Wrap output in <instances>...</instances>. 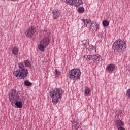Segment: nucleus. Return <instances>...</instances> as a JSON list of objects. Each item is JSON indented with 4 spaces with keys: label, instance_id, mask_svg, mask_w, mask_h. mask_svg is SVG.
Segmentation results:
<instances>
[{
    "label": "nucleus",
    "instance_id": "obj_1",
    "mask_svg": "<svg viewBox=\"0 0 130 130\" xmlns=\"http://www.w3.org/2000/svg\"><path fill=\"white\" fill-rule=\"evenodd\" d=\"M9 100L13 106L16 105L17 108H22L23 107V99L19 98V94L16 89H12L9 92Z\"/></svg>",
    "mask_w": 130,
    "mask_h": 130
},
{
    "label": "nucleus",
    "instance_id": "obj_2",
    "mask_svg": "<svg viewBox=\"0 0 130 130\" xmlns=\"http://www.w3.org/2000/svg\"><path fill=\"white\" fill-rule=\"evenodd\" d=\"M19 69L14 71L13 74L17 79H25L29 75V72L25 69V66L22 62L18 63Z\"/></svg>",
    "mask_w": 130,
    "mask_h": 130
},
{
    "label": "nucleus",
    "instance_id": "obj_3",
    "mask_svg": "<svg viewBox=\"0 0 130 130\" xmlns=\"http://www.w3.org/2000/svg\"><path fill=\"white\" fill-rule=\"evenodd\" d=\"M112 49L117 53H121L122 51H124L126 49L125 41L121 39L116 40L113 44Z\"/></svg>",
    "mask_w": 130,
    "mask_h": 130
},
{
    "label": "nucleus",
    "instance_id": "obj_4",
    "mask_svg": "<svg viewBox=\"0 0 130 130\" xmlns=\"http://www.w3.org/2000/svg\"><path fill=\"white\" fill-rule=\"evenodd\" d=\"M50 96L52 99L53 104H57L59 99L62 97V92L59 88H54L50 91Z\"/></svg>",
    "mask_w": 130,
    "mask_h": 130
},
{
    "label": "nucleus",
    "instance_id": "obj_5",
    "mask_svg": "<svg viewBox=\"0 0 130 130\" xmlns=\"http://www.w3.org/2000/svg\"><path fill=\"white\" fill-rule=\"evenodd\" d=\"M82 22H83L84 27L88 28L90 31L96 32L97 29H99V25L96 22L91 21L90 19H83Z\"/></svg>",
    "mask_w": 130,
    "mask_h": 130
},
{
    "label": "nucleus",
    "instance_id": "obj_6",
    "mask_svg": "<svg viewBox=\"0 0 130 130\" xmlns=\"http://www.w3.org/2000/svg\"><path fill=\"white\" fill-rule=\"evenodd\" d=\"M80 76L81 71H80V69L76 68L71 69L69 71L68 77L70 80H75V81H77V80L80 79Z\"/></svg>",
    "mask_w": 130,
    "mask_h": 130
},
{
    "label": "nucleus",
    "instance_id": "obj_7",
    "mask_svg": "<svg viewBox=\"0 0 130 130\" xmlns=\"http://www.w3.org/2000/svg\"><path fill=\"white\" fill-rule=\"evenodd\" d=\"M50 43V40L49 38H44L40 42L39 44H38V48L40 51H44L45 49L48 46Z\"/></svg>",
    "mask_w": 130,
    "mask_h": 130
},
{
    "label": "nucleus",
    "instance_id": "obj_8",
    "mask_svg": "<svg viewBox=\"0 0 130 130\" xmlns=\"http://www.w3.org/2000/svg\"><path fill=\"white\" fill-rule=\"evenodd\" d=\"M63 2L67 3L70 6H74V7H79L83 4L82 0H63Z\"/></svg>",
    "mask_w": 130,
    "mask_h": 130
},
{
    "label": "nucleus",
    "instance_id": "obj_9",
    "mask_svg": "<svg viewBox=\"0 0 130 130\" xmlns=\"http://www.w3.org/2000/svg\"><path fill=\"white\" fill-rule=\"evenodd\" d=\"M36 32V28L35 26L32 25L29 27L25 32V36L28 38H31Z\"/></svg>",
    "mask_w": 130,
    "mask_h": 130
},
{
    "label": "nucleus",
    "instance_id": "obj_10",
    "mask_svg": "<svg viewBox=\"0 0 130 130\" xmlns=\"http://www.w3.org/2000/svg\"><path fill=\"white\" fill-rule=\"evenodd\" d=\"M87 50H88L91 53H95L96 52V46H93L92 45H89V47L86 46Z\"/></svg>",
    "mask_w": 130,
    "mask_h": 130
},
{
    "label": "nucleus",
    "instance_id": "obj_11",
    "mask_svg": "<svg viewBox=\"0 0 130 130\" xmlns=\"http://www.w3.org/2000/svg\"><path fill=\"white\" fill-rule=\"evenodd\" d=\"M52 14L54 19H57L59 17V15H60V14H59V11L57 10H54L52 11Z\"/></svg>",
    "mask_w": 130,
    "mask_h": 130
},
{
    "label": "nucleus",
    "instance_id": "obj_12",
    "mask_svg": "<svg viewBox=\"0 0 130 130\" xmlns=\"http://www.w3.org/2000/svg\"><path fill=\"white\" fill-rule=\"evenodd\" d=\"M106 69L109 72H113L115 70V66L113 64H109Z\"/></svg>",
    "mask_w": 130,
    "mask_h": 130
},
{
    "label": "nucleus",
    "instance_id": "obj_13",
    "mask_svg": "<svg viewBox=\"0 0 130 130\" xmlns=\"http://www.w3.org/2000/svg\"><path fill=\"white\" fill-rule=\"evenodd\" d=\"M19 51V49L16 47H14L12 48V52L14 55H17Z\"/></svg>",
    "mask_w": 130,
    "mask_h": 130
},
{
    "label": "nucleus",
    "instance_id": "obj_14",
    "mask_svg": "<svg viewBox=\"0 0 130 130\" xmlns=\"http://www.w3.org/2000/svg\"><path fill=\"white\" fill-rule=\"evenodd\" d=\"M100 55H92V60L93 61H99V60L100 59Z\"/></svg>",
    "mask_w": 130,
    "mask_h": 130
},
{
    "label": "nucleus",
    "instance_id": "obj_15",
    "mask_svg": "<svg viewBox=\"0 0 130 130\" xmlns=\"http://www.w3.org/2000/svg\"><path fill=\"white\" fill-rule=\"evenodd\" d=\"M61 73L59 70H57V69H56L55 71L54 72V75L55 77L56 78H58L60 76Z\"/></svg>",
    "mask_w": 130,
    "mask_h": 130
},
{
    "label": "nucleus",
    "instance_id": "obj_16",
    "mask_svg": "<svg viewBox=\"0 0 130 130\" xmlns=\"http://www.w3.org/2000/svg\"><path fill=\"white\" fill-rule=\"evenodd\" d=\"M83 58H85L86 60L90 61V60H92V55H85L83 56Z\"/></svg>",
    "mask_w": 130,
    "mask_h": 130
},
{
    "label": "nucleus",
    "instance_id": "obj_17",
    "mask_svg": "<svg viewBox=\"0 0 130 130\" xmlns=\"http://www.w3.org/2000/svg\"><path fill=\"white\" fill-rule=\"evenodd\" d=\"M116 124L117 126H119V127H120V126H122V125H123L124 123L122 122V121L120 120H118L116 121Z\"/></svg>",
    "mask_w": 130,
    "mask_h": 130
},
{
    "label": "nucleus",
    "instance_id": "obj_18",
    "mask_svg": "<svg viewBox=\"0 0 130 130\" xmlns=\"http://www.w3.org/2000/svg\"><path fill=\"white\" fill-rule=\"evenodd\" d=\"M24 66H25L27 68H30L31 67V62H30V60H26L24 61Z\"/></svg>",
    "mask_w": 130,
    "mask_h": 130
},
{
    "label": "nucleus",
    "instance_id": "obj_19",
    "mask_svg": "<svg viewBox=\"0 0 130 130\" xmlns=\"http://www.w3.org/2000/svg\"><path fill=\"white\" fill-rule=\"evenodd\" d=\"M102 24L104 27H107V26H109V21L108 20H104L102 22Z\"/></svg>",
    "mask_w": 130,
    "mask_h": 130
},
{
    "label": "nucleus",
    "instance_id": "obj_20",
    "mask_svg": "<svg viewBox=\"0 0 130 130\" xmlns=\"http://www.w3.org/2000/svg\"><path fill=\"white\" fill-rule=\"evenodd\" d=\"M24 84L26 87H30V86H32V83L30 82V81H28V80L24 81Z\"/></svg>",
    "mask_w": 130,
    "mask_h": 130
},
{
    "label": "nucleus",
    "instance_id": "obj_21",
    "mask_svg": "<svg viewBox=\"0 0 130 130\" xmlns=\"http://www.w3.org/2000/svg\"><path fill=\"white\" fill-rule=\"evenodd\" d=\"M81 45H83V46H85L86 48V46H88V45H89V43L87 42L86 40H84L82 41Z\"/></svg>",
    "mask_w": 130,
    "mask_h": 130
},
{
    "label": "nucleus",
    "instance_id": "obj_22",
    "mask_svg": "<svg viewBox=\"0 0 130 130\" xmlns=\"http://www.w3.org/2000/svg\"><path fill=\"white\" fill-rule=\"evenodd\" d=\"M90 92H91V90H90V88L86 87L85 89L84 92L86 95H89V94H90Z\"/></svg>",
    "mask_w": 130,
    "mask_h": 130
},
{
    "label": "nucleus",
    "instance_id": "obj_23",
    "mask_svg": "<svg viewBox=\"0 0 130 130\" xmlns=\"http://www.w3.org/2000/svg\"><path fill=\"white\" fill-rule=\"evenodd\" d=\"M85 9H84V7H79L78 9V13H83Z\"/></svg>",
    "mask_w": 130,
    "mask_h": 130
},
{
    "label": "nucleus",
    "instance_id": "obj_24",
    "mask_svg": "<svg viewBox=\"0 0 130 130\" xmlns=\"http://www.w3.org/2000/svg\"><path fill=\"white\" fill-rule=\"evenodd\" d=\"M126 95L128 99H130V88L127 90Z\"/></svg>",
    "mask_w": 130,
    "mask_h": 130
},
{
    "label": "nucleus",
    "instance_id": "obj_25",
    "mask_svg": "<svg viewBox=\"0 0 130 130\" xmlns=\"http://www.w3.org/2000/svg\"><path fill=\"white\" fill-rule=\"evenodd\" d=\"M104 35V33L103 32V31H101L100 32L99 35H98V37H99V38H102V37H103Z\"/></svg>",
    "mask_w": 130,
    "mask_h": 130
},
{
    "label": "nucleus",
    "instance_id": "obj_26",
    "mask_svg": "<svg viewBox=\"0 0 130 130\" xmlns=\"http://www.w3.org/2000/svg\"><path fill=\"white\" fill-rule=\"evenodd\" d=\"M121 112V111L120 110H117L116 111V115L117 116H119V115L120 114Z\"/></svg>",
    "mask_w": 130,
    "mask_h": 130
},
{
    "label": "nucleus",
    "instance_id": "obj_27",
    "mask_svg": "<svg viewBox=\"0 0 130 130\" xmlns=\"http://www.w3.org/2000/svg\"><path fill=\"white\" fill-rule=\"evenodd\" d=\"M118 130H125V128L122 126L118 127Z\"/></svg>",
    "mask_w": 130,
    "mask_h": 130
},
{
    "label": "nucleus",
    "instance_id": "obj_28",
    "mask_svg": "<svg viewBox=\"0 0 130 130\" xmlns=\"http://www.w3.org/2000/svg\"><path fill=\"white\" fill-rule=\"evenodd\" d=\"M12 1H13L14 2H15V1H17V0H12Z\"/></svg>",
    "mask_w": 130,
    "mask_h": 130
},
{
    "label": "nucleus",
    "instance_id": "obj_29",
    "mask_svg": "<svg viewBox=\"0 0 130 130\" xmlns=\"http://www.w3.org/2000/svg\"><path fill=\"white\" fill-rule=\"evenodd\" d=\"M76 126H78V125H76Z\"/></svg>",
    "mask_w": 130,
    "mask_h": 130
}]
</instances>
